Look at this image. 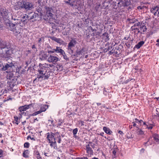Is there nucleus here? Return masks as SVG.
Segmentation results:
<instances>
[{
	"mask_svg": "<svg viewBox=\"0 0 159 159\" xmlns=\"http://www.w3.org/2000/svg\"><path fill=\"white\" fill-rule=\"evenodd\" d=\"M11 53V51L7 47L6 43L0 41V54L6 58L9 57Z\"/></svg>",
	"mask_w": 159,
	"mask_h": 159,
	"instance_id": "f257e3e1",
	"label": "nucleus"
},
{
	"mask_svg": "<svg viewBox=\"0 0 159 159\" xmlns=\"http://www.w3.org/2000/svg\"><path fill=\"white\" fill-rule=\"evenodd\" d=\"M12 19H13V16H12ZM13 20L15 21L16 20L15 22V24H14L11 23L8 24L10 26V30L11 31H12V29H16L18 26L22 27L25 25V20L22 21L21 20L15 18L13 19Z\"/></svg>",
	"mask_w": 159,
	"mask_h": 159,
	"instance_id": "f03ea898",
	"label": "nucleus"
},
{
	"mask_svg": "<svg viewBox=\"0 0 159 159\" xmlns=\"http://www.w3.org/2000/svg\"><path fill=\"white\" fill-rule=\"evenodd\" d=\"M39 69L38 70V71L40 74V75H39L38 78L39 79L41 78L44 77L43 75H44V70H46L48 68V64L44 63L41 64V63L39 64Z\"/></svg>",
	"mask_w": 159,
	"mask_h": 159,
	"instance_id": "7ed1b4c3",
	"label": "nucleus"
},
{
	"mask_svg": "<svg viewBox=\"0 0 159 159\" xmlns=\"http://www.w3.org/2000/svg\"><path fill=\"white\" fill-rule=\"evenodd\" d=\"M76 42L75 39H72L70 42L68 43V50L69 52L71 53L73 52V51L72 50V48L75 46L76 44Z\"/></svg>",
	"mask_w": 159,
	"mask_h": 159,
	"instance_id": "20e7f679",
	"label": "nucleus"
},
{
	"mask_svg": "<svg viewBox=\"0 0 159 159\" xmlns=\"http://www.w3.org/2000/svg\"><path fill=\"white\" fill-rule=\"evenodd\" d=\"M45 10L46 11V16H47L48 18L47 19H49V20L51 19H52V16L53 15L52 12L53 11L52 9L48 7H46Z\"/></svg>",
	"mask_w": 159,
	"mask_h": 159,
	"instance_id": "39448f33",
	"label": "nucleus"
},
{
	"mask_svg": "<svg viewBox=\"0 0 159 159\" xmlns=\"http://www.w3.org/2000/svg\"><path fill=\"white\" fill-rule=\"evenodd\" d=\"M20 7L25 9H30L33 7V5L29 2H23L21 3Z\"/></svg>",
	"mask_w": 159,
	"mask_h": 159,
	"instance_id": "423d86ee",
	"label": "nucleus"
},
{
	"mask_svg": "<svg viewBox=\"0 0 159 159\" xmlns=\"http://www.w3.org/2000/svg\"><path fill=\"white\" fill-rule=\"evenodd\" d=\"M47 139L49 143H56L55 134L53 133H48L47 135Z\"/></svg>",
	"mask_w": 159,
	"mask_h": 159,
	"instance_id": "0eeeda50",
	"label": "nucleus"
},
{
	"mask_svg": "<svg viewBox=\"0 0 159 159\" xmlns=\"http://www.w3.org/2000/svg\"><path fill=\"white\" fill-rule=\"evenodd\" d=\"M59 60V58L56 56L50 55L47 59V61L49 62L55 64Z\"/></svg>",
	"mask_w": 159,
	"mask_h": 159,
	"instance_id": "6e6552de",
	"label": "nucleus"
},
{
	"mask_svg": "<svg viewBox=\"0 0 159 159\" xmlns=\"http://www.w3.org/2000/svg\"><path fill=\"white\" fill-rule=\"evenodd\" d=\"M31 106L32 104H30L29 105H26L24 106L20 107L19 108V109L20 112H21V114L23 115L25 113L24 112H22L29 109Z\"/></svg>",
	"mask_w": 159,
	"mask_h": 159,
	"instance_id": "1a4fd4ad",
	"label": "nucleus"
},
{
	"mask_svg": "<svg viewBox=\"0 0 159 159\" xmlns=\"http://www.w3.org/2000/svg\"><path fill=\"white\" fill-rule=\"evenodd\" d=\"M14 66L12 62L8 63L5 66H3V67L2 69V70L3 71H6L9 68H11Z\"/></svg>",
	"mask_w": 159,
	"mask_h": 159,
	"instance_id": "9d476101",
	"label": "nucleus"
},
{
	"mask_svg": "<svg viewBox=\"0 0 159 159\" xmlns=\"http://www.w3.org/2000/svg\"><path fill=\"white\" fill-rule=\"evenodd\" d=\"M55 52L57 53H60L62 55L65 54V52L62 49H61L60 47H56V48L54 49Z\"/></svg>",
	"mask_w": 159,
	"mask_h": 159,
	"instance_id": "9b49d317",
	"label": "nucleus"
},
{
	"mask_svg": "<svg viewBox=\"0 0 159 159\" xmlns=\"http://www.w3.org/2000/svg\"><path fill=\"white\" fill-rule=\"evenodd\" d=\"M12 30L13 31L14 34L16 35H17L20 34L21 31V29L20 28H19V26H18L16 29H12Z\"/></svg>",
	"mask_w": 159,
	"mask_h": 159,
	"instance_id": "f8f14e48",
	"label": "nucleus"
},
{
	"mask_svg": "<svg viewBox=\"0 0 159 159\" xmlns=\"http://www.w3.org/2000/svg\"><path fill=\"white\" fill-rule=\"evenodd\" d=\"M55 140H57L59 143H61V136L60 134L57 132L55 134Z\"/></svg>",
	"mask_w": 159,
	"mask_h": 159,
	"instance_id": "ddd939ff",
	"label": "nucleus"
},
{
	"mask_svg": "<svg viewBox=\"0 0 159 159\" xmlns=\"http://www.w3.org/2000/svg\"><path fill=\"white\" fill-rule=\"evenodd\" d=\"M86 150L88 154L91 155L93 154V151L91 149L90 145L89 144L86 145Z\"/></svg>",
	"mask_w": 159,
	"mask_h": 159,
	"instance_id": "4468645a",
	"label": "nucleus"
},
{
	"mask_svg": "<svg viewBox=\"0 0 159 159\" xmlns=\"http://www.w3.org/2000/svg\"><path fill=\"white\" fill-rule=\"evenodd\" d=\"M131 29L132 31H133V32L135 34H138L140 33V31L139 29L136 27H135L134 26H132L131 28ZM140 33H141V32Z\"/></svg>",
	"mask_w": 159,
	"mask_h": 159,
	"instance_id": "2eb2a0df",
	"label": "nucleus"
},
{
	"mask_svg": "<svg viewBox=\"0 0 159 159\" xmlns=\"http://www.w3.org/2000/svg\"><path fill=\"white\" fill-rule=\"evenodd\" d=\"M51 39L52 40L60 44H63L64 43V41H62L61 39L59 38H57L55 37H52L51 38Z\"/></svg>",
	"mask_w": 159,
	"mask_h": 159,
	"instance_id": "dca6fc26",
	"label": "nucleus"
},
{
	"mask_svg": "<svg viewBox=\"0 0 159 159\" xmlns=\"http://www.w3.org/2000/svg\"><path fill=\"white\" fill-rule=\"evenodd\" d=\"M143 125H144L145 127L149 129H151L153 128V126L152 124H150L148 123H146L145 122H143Z\"/></svg>",
	"mask_w": 159,
	"mask_h": 159,
	"instance_id": "f3484780",
	"label": "nucleus"
},
{
	"mask_svg": "<svg viewBox=\"0 0 159 159\" xmlns=\"http://www.w3.org/2000/svg\"><path fill=\"white\" fill-rule=\"evenodd\" d=\"M103 130L107 134H111L112 133V131H111L108 128L106 127H104L103 128Z\"/></svg>",
	"mask_w": 159,
	"mask_h": 159,
	"instance_id": "a211bd4d",
	"label": "nucleus"
},
{
	"mask_svg": "<svg viewBox=\"0 0 159 159\" xmlns=\"http://www.w3.org/2000/svg\"><path fill=\"white\" fill-rule=\"evenodd\" d=\"M43 154L45 157H49L51 156V154L49 151H45L43 152Z\"/></svg>",
	"mask_w": 159,
	"mask_h": 159,
	"instance_id": "6ab92c4d",
	"label": "nucleus"
},
{
	"mask_svg": "<svg viewBox=\"0 0 159 159\" xmlns=\"http://www.w3.org/2000/svg\"><path fill=\"white\" fill-rule=\"evenodd\" d=\"M136 131L137 134L139 135H143L144 134V132L141 129L139 128H138Z\"/></svg>",
	"mask_w": 159,
	"mask_h": 159,
	"instance_id": "aec40b11",
	"label": "nucleus"
},
{
	"mask_svg": "<svg viewBox=\"0 0 159 159\" xmlns=\"http://www.w3.org/2000/svg\"><path fill=\"white\" fill-rule=\"evenodd\" d=\"M144 41H141L139 42L136 45L135 47L137 49H139L144 44Z\"/></svg>",
	"mask_w": 159,
	"mask_h": 159,
	"instance_id": "412c9836",
	"label": "nucleus"
},
{
	"mask_svg": "<svg viewBox=\"0 0 159 159\" xmlns=\"http://www.w3.org/2000/svg\"><path fill=\"white\" fill-rule=\"evenodd\" d=\"M29 152L28 150H26L24 151L23 153V156L25 158H28L29 157Z\"/></svg>",
	"mask_w": 159,
	"mask_h": 159,
	"instance_id": "4be33fe9",
	"label": "nucleus"
},
{
	"mask_svg": "<svg viewBox=\"0 0 159 159\" xmlns=\"http://www.w3.org/2000/svg\"><path fill=\"white\" fill-rule=\"evenodd\" d=\"M140 30H142L143 32L146 31L147 30V28L146 26L144 25H140Z\"/></svg>",
	"mask_w": 159,
	"mask_h": 159,
	"instance_id": "5701e85b",
	"label": "nucleus"
},
{
	"mask_svg": "<svg viewBox=\"0 0 159 159\" xmlns=\"http://www.w3.org/2000/svg\"><path fill=\"white\" fill-rule=\"evenodd\" d=\"M134 120L136 123L137 124L139 125H142V123L143 124V122H144L142 120H139L137 119L136 118H135Z\"/></svg>",
	"mask_w": 159,
	"mask_h": 159,
	"instance_id": "b1692460",
	"label": "nucleus"
},
{
	"mask_svg": "<svg viewBox=\"0 0 159 159\" xmlns=\"http://www.w3.org/2000/svg\"><path fill=\"white\" fill-rule=\"evenodd\" d=\"M153 139L156 142H158L159 141V137L158 135L155 134L153 135Z\"/></svg>",
	"mask_w": 159,
	"mask_h": 159,
	"instance_id": "393cba45",
	"label": "nucleus"
},
{
	"mask_svg": "<svg viewBox=\"0 0 159 159\" xmlns=\"http://www.w3.org/2000/svg\"><path fill=\"white\" fill-rule=\"evenodd\" d=\"M35 154L37 159H42L40 153L38 151H36L35 153Z\"/></svg>",
	"mask_w": 159,
	"mask_h": 159,
	"instance_id": "a878e982",
	"label": "nucleus"
},
{
	"mask_svg": "<svg viewBox=\"0 0 159 159\" xmlns=\"http://www.w3.org/2000/svg\"><path fill=\"white\" fill-rule=\"evenodd\" d=\"M156 10L157 11L158 10V7L157 6L152 7L151 11V12H154V11H155Z\"/></svg>",
	"mask_w": 159,
	"mask_h": 159,
	"instance_id": "bb28decb",
	"label": "nucleus"
},
{
	"mask_svg": "<svg viewBox=\"0 0 159 159\" xmlns=\"http://www.w3.org/2000/svg\"><path fill=\"white\" fill-rule=\"evenodd\" d=\"M46 105H44L40 109V110L41 111V112L45 111H46Z\"/></svg>",
	"mask_w": 159,
	"mask_h": 159,
	"instance_id": "cd10ccee",
	"label": "nucleus"
},
{
	"mask_svg": "<svg viewBox=\"0 0 159 159\" xmlns=\"http://www.w3.org/2000/svg\"><path fill=\"white\" fill-rule=\"evenodd\" d=\"M30 19L31 20L33 18L35 17V16H36L35 14H33V13H30Z\"/></svg>",
	"mask_w": 159,
	"mask_h": 159,
	"instance_id": "c85d7f7f",
	"label": "nucleus"
},
{
	"mask_svg": "<svg viewBox=\"0 0 159 159\" xmlns=\"http://www.w3.org/2000/svg\"><path fill=\"white\" fill-rule=\"evenodd\" d=\"M128 20L129 21V23H133L134 22H135L136 20V19H128Z\"/></svg>",
	"mask_w": 159,
	"mask_h": 159,
	"instance_id": "c756f323",
	"label": "nucleus"
},
{
	"mask_svg": "<svg viewBox=\"0 0 159 159\" xmlns=\"http://www.w3.org/2000/svg\"><path fill=\"white\" fill-rule=\"evenodd\" d=\"M41 113V111L39 110V111H36V112H34V113H33V114H32L31 116H36L39 114Z\"/></svg>",
	"mask_w": 159,
	"mask_h": 159,
	"instance_id": "7c9ffc66",
	"label": "nucleus"
},
{
	"mask_svg": "<svg viewBox=\"0 0 159 159\" xmlns=\"http://www.w3.org/2000/svg\"><path fill=\"white\" fill-rule=\"evenodd\" d=\"M42 57L43 59H47L48 57L47 55L45 53H43L42 54Z\"/></svg>",
	"mask_w": 159,
	"mask_h": 159,
	"instance_id": "2f4dec72",
	"label": "nucleus"
},
{
	"mask_svg": "<svg viewBox=\"0 0 159 159\" xmlns=\"http://www.w3.org/2000/svg\"><path fill=\"white\" fill-rule=\"evenodd\" d=\"M78 131V129L76 128L74 129L73 131V133L74 135H75L77 133Z\"/></svg>",
	"mask_w": 159,
	"mask_h": 159,
	"instance_id": "473e14b6",
	"label": "nucleus"
},
{
	"mask_svg": "<svg viewBox=\"0 0 159 159\" xmlns=\"http://www.w3.org/2000/svg\"><path fill=\"white\" fill-rule=\"evenodd\" d=\"M29 146V143H25L24 144V147L25 148H28Z\"/></svg>",
	"mask_w": 159,
	"mask_h": 159,
	"instance_id": "72a5a7b5",
	"label": "nucleus"
},
{
	"mask_svg": "<svg viewBox=\"0 0 159 159\" xmlns=\"http://www.w3.org/2000/svg\"><path fill=\"white\" fill-rule=\"evenodd\" d=\"M89 144L90 145V146L93 148H95V144L93 143H89Z\"/></svg>",
	"mask_w": 159,
	"mask_h": 159,
	"instance_id": "f704fd0d",
	"label": "nucleus"
},
{
	"mask_svg": "<svg viewBox=\"0 0 159 159\" xmlns=\"http://www.w3.org/2000/svg\"><path fill=\"white\" fill-rule=\"evenodd\" d=\"M133 122L132 123L133 124V126H136L137 128H139L138 127V125H137V124L135 122V121L133 120Z\"/></svg>",
	"mask_w": 159,
	"mask_h": 159,
	"instance_id": "c9c22d12",
	"label": "nucleus"
},
{
	"mask_svg": "<svg viewBox=\"0 0 159 159\" xmlns=\"http://www.w3.org/2000/svg\"><path fill=\"white\" fill-rule=\"evenodd\" d=\"M3 151L1 149H0V158L3 156Z\"/></svg>",
	"mask_w": 159,
	"mask_h": 159,
	"instance_id": "e433bc0d",
	"label": "nucleus"
},
{
	"mask_svg": "<svg viewBox=\"0 0 159 159\" xmlns=\"http://www.w3.org/2000/svg\"><path fill=\"white\" fill-rule=\"evenodd\" d=\"M76 159H88L87 157H77Z\"/></svg>",
	"mask_w": 159,
	"mask_h": 159,
	"instance_id": "4c0bfd02",
	"label": "nucleus"
},
{
	"mask_svg": "<svg viewBox=\"0 0 159 159\" xmlns=\"http://www.w3.org/2000/svg\"><path fill=\"white\" fill-rule=\"evenodd\" d=\"M70 1L69 0V1H66L65 2L66 3H68V4L70 5L71 6H73V3H70Z\"/></svg>",
	"mask_w": 159,
	"mask_h": 159,
	"instance_id": "58836bf2",
	"label": "nucleus"
},
{
	"mask_svg": "<svg viewBox=\"0 0 159 159\" xmlns=\"http://www.w3.org/2000/svg\"><path fill=\"white\" fill-rule=\"evenodd\" d=\"M55 52L54 50V49H53V50H52V51H51V50L48 51V53H54Z\"/></svg>",
	"mask_w": 159,
	"mask_h": 159,
	"instance_id": "ea45409f",
	"label": "nucleus"
},
{
	"mask_svg": "<svg viewBox=\"0 0 159 159\" xmlns=\"http://www.w3.org/2000/svg\"><path fill=\"white\" fill-rule=\"evenodd\" d=\"M139 25H140V23L138 22L135 24L133 26H134L135 27H136V26H139Z\"/></svg>",
	"mask_w": 159,
	"mask_h": 159,
	"instance_id": "a19ab883",
	"label": "nucleus"
},
{
	"mask_svg": "<svg viewBox=\"0 0 159 159\" xmlns=\"http://www.w3.org/2000/svg\"><path fill=\"white\" fill-rule=\"evenodd\" d=\"M43 76H44V77H43V78L44 79H46L48 77V75H45V73H44V75H43Z\"/></svg>",
	"mask_w": 159,
	"mask_h": 159,
	"instance_id": "79ce46f5",
	"label": "nucleus"
},
{
	"mask_svg": "<svg viewBox=\"0 0 159 159\" xmlns=\"http://www.w3.org/2000/svg\"><path fill=\"white\" fill-rule=\"evenodd\" d=\"M143 7H144V6H143V7L139 6V7H138L137 8L138 9H140H140H142L143 8H144Z\"/></svg>",
	"mask_w": 159,
	"mask_h": 159,
	"instance_id": "37998d69",
	"label": "nucleus"
},
{
	"mask_svg": "<svg viewBox=\"0 0 159 159\" xmlns=\"http://www.w3.org/2000/svg\"><path fill=\"white\" fill-rule=\"evenodd\" d=\"M29 138H30V139H31L32 140H35L34 138L32 137H30V136H28V139H29Z\"/></svg>",
	"mask_w": 159,
	"mask_h": 159,
	"instance_id": "c03bdc74",
	"label": "nucleus"
},
{
	"mask_svg": "<svg viewBox=\"0 0 159 159\" xmlns=\"http://www.w3.org/2000/svg\"><path fill=\"white\" fill-rule=\"evenodd\" d=\"M15 120L17 122V121L18 120V118L17 116H15L14 117Z\"/></svg>",
	"mask_w": 159,
	"mask_h": 159,
	"instance_id": "a18cd8bd",
	"label": "nucleus"
},
{
	"mask_svg": "<svg viewBox=\"0 0 159 159\" xmlns=\"http://www.w3.org/2000/svg\"><path fill=\"white\" fill-rule=\"evenodd\" d=\"M116 151H115V150H114L113 151H112V153L113 154L115 155L116 154Z\"/></svg>",
	"mask_w": 159,
	"mask_h": 159,
	"instance_id": "49530a36",
	"label": "nucleus"
},
{
	"mask_svg": "<svg viewBox=\"0 0 159 159\" xmlns=\"http://www.w3.org/2000/svg\"><path fill=\"white\" fill-rule=\"evenodd\" d=\"M48 68L49 67H52L53 66V65L52 64H48Z\"/></svg>",
	"mask_w": 159,
	"mask_h": 159,
	"instance_id": "de8ad7c7",
	"label": "nucleus"
},
{
	"mask_svg": "<svg viewBox=\"0 0 159 159\" xmlns=\"http://www.w3.org/2000/svg\"><path fill=\"white\" fill-rule=\"evenodd\" d=\"M30 16V14H29V15H28L27 16H26V18L28 20H30V16Z\"/></svg>",
	"mask_w": 159,
	"mask_h": 159,
	"instance_id": "09e8293b",
	"label": "nucleus"
},
{
	"mask_svg": "<svg viewBox=\"0 0 159 159\" xmlns=\"http://www.w3.org/2000/svg\"><path fill=\"white\" fill-rule=\"evenodd\" d=\"M3 86V84L0 81V88L2 87Z\"/></svg>",
	"mask_w": 159,
	"mask_h": 159,
	"instance_id": "8fccbe9b",
	"label": "nucleus"
},
{
	"mask_svg": "<svg viewBox=\"0 0 159 159\" xmlns=\"http://www.w3.org/2000/svg\"><path fill=\"white\" fill-rule=\"evenodd\" d=\"M51 144H50V146H52L53 145H54L56 143H50Z\"/></svg>",
	"mask_w": 159,
	"mask_h": 159,
	"instance_id": "3c124183",
	"label": "nucleus"
},
{
	"mask_svg": "<svg viewBox=\"0 0 159 159\" xmlns=\"http://www.w3.org/2000/svg\"><path fill=\"white\" fill-rule=\"evenodd\" d=\"M25 16H23V18L24 19H25ZM22 20V21H23V20H25H25Z\"/></svg>",
	"mask_w": 159,
	"mask_h": 159,
	"instance_id": "603ef678",
	"label": "nucleus"
},
{
	"mask_svg": "<svg viewBox=\"0 0 159 159\" xmlns=\"http://www.w3.org/2000/svg\"><path fill=\"white\" fill-rule=\"evenodd\" d=\"M105 34L106 35V37L107 39L109 37V36H108V34H103V35Z\"/></svg>",
	"mask_w": 159,
	"mask_h": 159,
	"instance_id": "864d4df0",
	"label": "nucleus"
},
{
	"mask_svg": "<svg viewBox=\"0 0 159 159\" xmlns=\"http://www.w3.org/2000/svg\"><path fill=\"white\" fill-rule=\"evenodd\" d=\"M118 133L120 134H123L122 132L120 130L118 131Z\"/></svg>",
	"mask_w": 159,
	"mask_h": 159,
	"instance_id": "5fc2aeb1",
	"label": "nucleus"
},
{
	"mask_svg": "<svg viewBox=\"0 0 159 159\" xmlns=\"http://www.w3.org/2000/svg\"><path fill=\"white\" fill-rule=\"evenodd\" d=\"M152 13L154 14V15H156V14H157V11H154V12H152Z\"/></svg>",
	"mask_w": 159,
	"mask_h": 159,
	"instance_id": "6e6d98bb",
	"label": "nucleus"
},
{
	"mask_svg": "<svg viewBox=\"0 0 159 159\" xmlns=\"http://www.w3.org/2000/svg\"><path fill=\"white\" fill-rule=\"evenodd\" d=\"M63 56L64 59H66L67 58V57L66 55V54Z\"/></svg>",
	"mask_w": 159,
	"mask_h": 159,
	"instance_id": "4d7b16f0",
	"label": "nucleus"
},
{
	"mask_svg": "<svg viewBox=\"0 0 159 159\" xmlns=\"http://www.w3.org/2000/svg\"><path fill=\"white\" fill-rule=\"evenodd\" d=\"M8 98V99H7V101L9 100H10L12 99V98Z\"/></svg>",
	"mask_w": 159,
	"mask_h": 159,
	"instance_id": "13d9d810",
	"label": "nucleus"
},
{
	"mask_svg": "<svg viewBox=\"0 0 159 159\" xmlns=\"http://www.w3.org/2000/svg\"><path fill=\"white\" fill-rule=\"evenodd\" d=\"M144 149H142L141 150V152H143L144 151Z\"/></svg>",
	"mask_w": 159,
	"mask_h": 159,
	"instance_id": "bf43d9fd",
	"label": "nucleus"
},
{
	"mask_svg": "<svg viewBox=\"0 0 159 159\" xmlns=\"http://www.w3.org/2000/svg\"><path fill=\"white\" fill-rule=\"evenodd\" d=\"M15 124H16L17 125H18V121H17V122L16 121H15Z\"/></svg>",
	"mask_w": 159,
	"mask_h": 159,
	"instance_id": "052dcab7",
	"label": "nucleus"
},
{
	"mask_svg": "<svg viewBox=\"0 0 159 159\" xmlns=\"http://www.w3.org/2000/svg\"><path fill=\"white\" fill-rule=\"evenodd\" d=\"M101 103H97V104L98 105V106H99V105H101Z\"/></svg>",
	"mask_w": 159,
	"mask_h": 159,
	"instance_id": "680f3d73",
	"label": "nucleus"
},
{
	"mask_svg": "<svg viewBox=\"0 0 159 159\" xmlns=\"http://www.w3.org/2000/svg\"><path fill=\"white\" fill-rule=\"evenodd\" d=\"M125 0H121V2H125Z\"/></svg>",
	"mask_w": 159,
	"mask_h": 159,
	"instance_id": "e2e57ef3",
	"label": "nucleus"
},
{
	"mask_svg": "<svg viewBox=\"0 0 159 159\" xmlns=\"http://www.w3.org/2000/svg\"><path fill=\"white\" fill-rule=\"evenodd\" d=\"M157 42L158 43H159V39H157Z\"/></svg>",
	"mask_w": 159,
	"mask_h": 159,
	"instance_id": "0e129e2a",
	"label": "nucleus"
},
{
	"mask_svg": "<svg viewBox=\"0 0 159 159\" xmlns=\"http://www.w3.org/2000/svg\"><path fill=\"white\" fill-rule=\"evenodd\" d=\"M32 48H35V46L34 45H33L32 46Z\"/></svg>",
	"mask_w": 159,
	"mask_h": 159,
	"instance_id": "69168bd1",
	"label": "nucleus"
},
{
	"mask_svg": "<svg viewBox=\"0 0 159 159\" xmlns=\"http://www.w3.org/2000/svg\"><path fill=\"white\" fill-rule=\"evenodd\" d=\"M2 136V135L1 134H0V138H1Z\"/></svg>",
	"mask_w": 159,
	"mask_h": 159,
	"instance_id": "338daca9",
	"label": "nucleus"
},
{
	"mask_svg": "<svg viewBox=\"0 0 159 159\" xmlns=\"http://www.w3.org/2000/svg\"><path fill=\"white\" fill-rule=\"evenodd\" d=\"M156 45H157V46H159V43H157L156 44Z\"/></svg>",
	"mask_w": 159,
	"mask_h": 159,
	"instance_id": "774afa93",
	"label": "nucleus"
}]
</instances>
